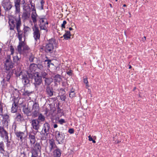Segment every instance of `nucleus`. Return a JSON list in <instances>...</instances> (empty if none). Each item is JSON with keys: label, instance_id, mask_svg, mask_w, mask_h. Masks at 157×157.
Here are the masks:
<instances>
[{"label": "nucleus", "instance_id": "nucleus-1", "mask_svg": "<svg viewBox=\"0 0 157 157\" xmlns=\"http://www.w3.org/2000/svg\"><path fill=\"white\" fill-rule=\"evenodd\" d=\"M57 44L54 39H50L48 43L46 44L45 47V51L47 52H52L53 50L54 47H56Z\"/></svg>", "mask_w": 157, "mask_h": 157}, {"label": "nucleus", "instance_id": "nucleus-2", "mask_svg": "<svg viewBox=\"0 0 157 157\" xmlns=\"http://www.w3.org/2000/svg\"><path fill=\"white\" fill-rule=\"evenodd\" d=\"M9 23L10 30H14L16 25V28L17 27L18 23H20L21 26V20L20 17L17 18L10 19Z\"/></svg>", "mask_w": 157, "mask_h": 157}, {"label": "nucleus", "instance_id": "nucleus-3", "mask_svg": "<svg viewBox=\"0 0 157 157\" xmlns=\"http://www.w3.org/2000/svg\"><path fill=\"white\" fill-rule=\"evenodd\" d=\"M28 75V72L25 71H21L19 74V78L22 80V82L24 85L28 84L29 82Z\"/></svg>", "mask_w": 157, "mask_h": 157}, {"label": "nucleus", "instance_id": "nucleus-4", "mask_svg": "<svg viewBox=\"0 0 157 157\" xmlns=\"http://www.w3.org/2000/svg\"><path fill=\"white\" fill-rule=\"evenodd\" d=\"M56 140L59 144H62L65 138L64 133L62 132H60L56 131L55 132Z\"/></svg>", "mask_w": 157, "mask_h": 157}, {"label": "nucleus", "instance_id": "nucleus-5", "mask_svg": "<svg viewBox=\"0 0 157 157\" xmlns=\"http://www.w3.org/2000/svg\"><path fill=\"white\" fill-rule=\"evenodd\" d=\"M31 150L32 153H37V151H40L41 147L39 143H36L30 145V147H28Z\"/></svg>", "mask_w": 157, "mask_h": 157}, {"label": "nucleus", "instance_id": "nucleus-6", "mask_svg": "<svg viewBox=\"0 0 157 157\" xmlns=\"http://www.w3.org/2000/svg\"><path fill=\"white\" fill-rule=\"evenodd\" d=\"M33 78L34 79V84L36 87L39 86L42 82V78L40 76L38 72L34 74Z\"/></svg>", "mask_w": 157, "mask_h": 157}, {"label": "nucleus", "instance_id": "nucleus-7", "mask_svg": "<svg viewBox=\"0 0 157 157\" xmlns=\"http://www.w3.org/2000/svg\"><path fill=\"white\" fill-rule=\"evenodd\" d=\"M33 30V36L36 40H39L40 38V34L38 27L36 25H34L32 27Z\"/></svg>", "mask_w": 157, "mask_h": 157}, {"label": "nucleus", "instance_id": "nucleus-8", "mask_svg": "<svg viewBox=\"0 0 157 157\" xmlns=\"http://www.w3.org/2000/svg\"><path fill=\"white\" fill-rule=\"evenodd\" d=\"M50 129L49 124L48 123H46L43 125V127L42 132L43 133L45 136L44 137H43V139L45 140L47 137L48 134L49 133V129Z\"/></svg>", "mask_w": 157, "mask_h": 157}, {"label": "nucleus", "instance_id": "nucleus-9", "mask_svg": "<svg viewBox=\"0 0 157 157\" xmlns=\"http://www.w3.org/2000/svg\"><path fill=\"white\" fill-rule=\"evenodd\" d=\"M0 136L3 138H4L5 140H6L7 142H9V137L8 133L4 129V128L1 126H0Z\"/></svg>", "mask_w": 157, "mask_h": 157}, {"label": "nucleus", "instance_id": "nucleus-10", "mask_svg": "<svg viewBox=\"0 0 157 157\" xmlns=\"http://www.w3.org/2000/svg\"><path fill=\"white\" fill-rule=\"evenodd\" d=\"M39 108L38 104L35 103L33 105L32 112L34 117H36L39 114Z\"/></svg>", "mask_w": 157, "mask_h": 157}, {"label": "nucleus", "instance_id": "nucleus-11", "mask_svg": "<svg viewBox=\"0 0 157 157\" xmlns=\"http://www.w3.org/2000/svg\"><path fill=\"white\" fill-rule=\"evenodd\" d=\"M17 27H16V29L17 31V37L18 38L19 41H21L22 40V38L24 37L23 33H24L23 31L21 30L20 27L21 24L20 23H18L17 24Z\"/></svg>", "mask_w": 157, "mask_h": 157}, {"label": "nucleus", "instance_id": "nucleus-12", "mask_svg": "<svg viewBox=\"0 0 157 157\" xmlns=\"http://www.w3.org/2000/svg\"><path fill=\"white\" fill-rule=\"evenodd\" d=\"M31 124L33 128L35 130H38L40 128L39 121L36 119H34L31 122Z\"/></svg>", "mask_w": 157, "mask_h": 157}, {"label": "nucleus", "instance_id": "nucleus-13", "mask_svg": "<svg viewBox=\"0 0 157 157\" xmlns=\"http://www.w3.org/2000/svg\"><path fill=\"white\" fill-rule=\"evenodd\" d=\"M14 6L15 8V13H19L20 11L21 0H14Z\"/></svg>", "mask_w": 157, "mask_h": 157}, {"label": "nucleus", "instance_id": "nucleus-14", "mask_svg": "<svg viewBox=\"0 0 157 157\" xmlns=\"http://www.w3.org/2000/svg\"><path fill=\"white\" fill-rule=\"evenodd\" d=\"M2 6L5 10H9L12 7L11 2L9 1H3L2 4Z\"/></svg>", "mask_w": 157, "mask_h": 157}, {"label": "nucleus", "instance_id": "nucleus-15", "mask_svg": "<svg viewBox=\"0 0 157 157\" xmlns=\"http://www.w3.org/2000/svg\"><path fill=\"white\" fill-rule=\"evenodd\" d=\"M25 44V40L24 41H19V44L17 46V50L18 52L20 54L23 53V50H22Z\"/></svg>", "mask_w": 157, "mask_h": 157}, {"label": "nucleus", "instance_id": "nucleus-16", "mask_svg": "<svg viewBox=\"0 0 157 157\" xmlns=\"http://www.w3.org/2000/svg\"><path fill=\"white\" fill-rule=\"evenodd\" d=\"M32 10L33 12L31 13V17L33 22L35 24L37 22V18L38 15L36 13V9L34 8H33Z\"/></svg>", "mask_w": 157, "mask_h": 157}, {"label": "nucleus", "instance_id": "nucleus-17", "mask_svg": "<svg viewBox=\"0 0 157 157\" xmlns=\"http://www.w3.org/2000/svg\"><path fill=\"white\" fill-rule=\"evenodd\" d=\"M35 136V134L34 132H32L29 133V139L30 140V145L35 143L36 139Z\"/></svg>", "mask_w": 157, "mask_h": 157}, {"label": "nucleus", "instance_id": "nucleus-18", "mask_svg": "<svg viewBox=\"0 0 157 157\" xmlns=\"http://www.w3.org/2000/svg\"><path fill=\"white\" fill-rule=\"evenodd\" d=\"M46 92L48 97H52L53 95V89L50 86H47L46 88Z\"/></svg>", "mask_w": 157, "mask_h": 157}, {"label": "nucleus", "instance_id": "nucleus-19", "mask_svg": "<svg viewBox=\"0 0 157 157\" xmlns=\"http://www.w3.org/2000/svg\"><path fill=\"white\" fill-rule=\"evenodd\" d=\"M6 69L7 70H9L10 69L13 67V64L12 62L9 59L6 60V63L5 64Z\"/></svg>", "mask_w": 157, "mask_h": 157}, {"label": "nucleus", "instance_id": "nucleus-20", "mask_svg": "<svg viewBox=\"0 0 157 157\" xmlns=\"http://www.w3.org/2000/svg\"><path fill=\"white\" fill-rule=\"evenodd\" d=\"M18 101L16 100H15L14 101L12 105L11 108V112L12 113H14L17 112L18 108Z\"/></svg>", "mask_w": 157, "mask_h": 157}, {"label": "nucleus", "instance_id": "nucleus-21", "mask_svg": "<svg viewBox=\"0 0 157 157\" xmlns=\"http://www.w3.org/2000/svg\"><path fill=\"white\" fill-rule=\"evenodd\" d=\"M23 9L24 12L22 16V18L24 20H27L30 17V13L26 10H24V8Z\"/></svg>", "mask_w": 157, "mask_h": 157}, {"label": "nucleus", "instance_id": "nucleus-22", "mask_svg": "<svg viewBox=\"0 0 157 157\" xmlns=\"http://www.w3.org/2000/svg\"><path fill=\"white\" fill-rule=\"evenodd\" d=\"M49 144L50 151V152H51L52 149L56 147V145L55 144V141L53 139H52L49 140Z\"/></svg>", "mask_w": 157, "mask_h": 157}, {"label": "nucleus", "instance_id": "nucleus-23", "mask_svg": "<svg viewBox=\"0 0 157 157\" xmlns=\"http://www.w3.org/2000/svg\"><path fill=\"white\" fill-rule=\"evenodd\" d=\"M0 116L3 117L4 123L7 124L10 121L9 115L7 114H3L2 113V115Z\"/></svg>", "mask_w": 157, "mask_h": 157}, {"label": "nucleus", "instance_id": "nucleus-24", "mask_svg": "<svg viewBox=\"0 0 157 157\" xmlns=\"http://www.w3.org/2000/svg\"><path fill=\"white\" fill-rule=\"evenodd\" d=\"M16 134L18 138H19L21 141H22V140L25 138V133L23 132H16Z\"/></svg>", "mask_w": 157, "mask_h": 157}, {"label": "nucleus", "instance_id": "nucleus-25", "mask_svg": "<svg viewBox=\"0 0 157 157\" xmlns=\"http://www.w3.org/2000/svg\"><path fill=\"white\" fill-rule=\"evenodd\" d=\"M53 81V79L51 78H45L44 80V84L47 86H49Z\"/></svg>", "mask_w": 157, "mask_h": 157}, {"label": "nucleus", "instance_id": "nucleus-26", "mask_svg": "<svg viewBox=\"0 0 157 157\" xmlns=\"http://www.w3.org/2000/svg\"><path fill=\"white\" fill-rule=\"evenodd\" d=\"M24 33L23 36L24 39L26 37V36L28 35V33L30 32L31 30L30 28L28 26H25L24 27L23 29Z\"/></svg>", "mask_w": 157, "mask_h": 157}, {"label": "nucleus", "instance_id": "nucleus-27", "mask_svg": "<svg viewBox=\"0 0 157 157\" xmlns=\"http://www.w3.org/2000/svg\"><path fill=\"white\" fill-rule=\"evenodd\" d=\"M61 155L60 150L57 148L53 151V156L54 157H60Z\"/></svg>", "mask_w": 157, "mask_h": 157}, {"label": "nucleus", "instance_id": "nucleus-28", "mask_svg": "<svg viewBox=\"0 0 157 157\" xmlns=\"http://www.w3.org/2000/svg\"><path fill=\"white\" fill-rule=\"evenodd\" d=\"M65 33L63 35V37L65 39L67 40L71 38V33L69 31H65Z\"/></svg>", "mask_w": 157, "mask_h": 157}, {"label": "nucleus", "instance_id": "nucleus-29", "mask_svg": "<svg viewBox=\"0 0 157 157\" xmlns=\"http://www.w3.org/2000/svg\"><path fill=\"white\" fill-rule=\"evenodd\" d=\"M37 67V65L35 64H31L29 67V69L30 71L33 72L35 71Z\"/></svg>", "mask_w": 157, "mask_h": 157}, {"label": "nucleus", "instance_id": "nucleus-30", "mask_svg": "<svg viewBox=\"0 0 157 157\" xmlns=\"http://www.w3.org/2000/svg\"><path fill=\"white\" fill-rule=\"evenodd\" d=\"M53 77V78L54 80L56 82H59L62 80L60 76L59 75H57Z\"/></svg>", "mask_w": 157, "mask_h": 157}, {"label": "nucleus", "instance_id": "nucleus-31", "mask_svg": "<svg viewBox=\"0 0 157 157\" xmlns=\"http://www.w3.org/2000/svg\"><path fill=\"white\" fill-rule=\"evenodd\" d=\"M48 24L47 23H43L42 24H40V28L41 29L46 30L47 29L46 25Z\"/></svg>", "mask_w": 157, "mask_h": 157}, {"label": "nucleus", "instance_id": "nucleus-32", "mask_svg": "<svg viewBox=\"0 0 157 157\" xmlns=\"http://www.w3.org/2000/svg\"><path fill=\"white\" fill-rule=\"evenodd\" d=\"M16 119L17 121H20L23 119V118L21 114L18 113L17 114Z\"/></svg>", "mask_w": 157, "mask_h": 157}, {"label": "nucleus", "instance_id": "nucleus-33", "mask_svg": "<svg viewBox=\"0 0 157 157\" xmlns=\"http://www.w3.org/2000/svg\"><path fill=\"white\" fill-rule=\"evenodd\" d=\"M38 120L40 121H43L45 120V117L41 114H40L38 116Z\"/></svg>", "mask_w": 157, "mask_h": 157}, {"label": "nucleus", "instance_id": "nucleus-34", "mask_svg": "<svg viewBox=\"0 0 157 157\" xmlns=\"http://www.w3.org/2000/svg\"><path fill=\"white\" fill-rule=\"evenodd\" d=\"M29 49V47L26 45V43L25 45V46H24L22 50H23V53H24L25 52H26L27 51H28Z\"/></svg>", "mask_w": 157, "mask_h": 157}, {"label": "nucleus", "instance_id": "nucleus-35", "mask_svg": "<svg viewBox=\"0 0 157 157\" xmlns=\"http://www.w3.org/2000/svg\"><path fill=\"white\" fill-rule=\"evenodd\" d=\"M3 104L0 101V115H2L3 113Z\"/></svg>", "mask_w": 157, "mask_h": 157}, {"label": "nucleus", "instance_id": "nucleus-36", "mask_svg": "<svg viewBox=\"0 0 157 157\" xmlns=\"http://www.w3.org/2000/svg\"><path fill=\"white\" fill-rule=\"evenodd\" d=\"M4 148V143L3 141H1L0 142V151H3Z\"/></svg>", "mask_w": 157, "mask_h": 157}, {"label": "nucleus", "instance_id": "nucleus-37", "mask_svg": "<svg viewBox=\"0 0 157 157\" xmlns=\"http://www.w3.org/2000/svg\"><path fill=\"white\" fill-rule=\"evenodd\" d=\"M23 111L24 113L27 115H29L30 113V112L28 108H23Z\"/></svg>", "mask_w": 157, "mask_h": 157}, {"label": "nucleus", "instance_id": "nucleus-38", "mask_svg": "<svg viewBox=\"0 0 157 157\" xmlns=\"http://www.w3.org/2000/svg\"><path fill=\"white\" fill-rule=\"evenodd\" d=\"M34 58H35V57H34V55L31 53L30 54V55H29V61L30 62H33V60H34Z\"/></svg>", "mask_w": 157, "mask_h": 157}, {"label": "nucleus", "instance_id": "nucleus-39", "mask_svg": "<svg viewBox=\"0 0 157 157\" xmlns=\"http://www.w3.org/2000/svg\"><path fill=\"white\" fill-rule=\"evenodd\" d=\"M13 60L15 62L18 63H19L18 61L19 60V58L17 56H16L13 57Z\"/></svg>", "mask_w": 157, "mask_h": 157}, {"label": "nucleus", "instance_id": "nucleus-40", "mask_svg": "<svg viewBox=\"0 0 157 157\" xmlns=\"http://www.w3.org/2000/svg\"><path fill=\"white\" fill-rule=\"evenodd\" d=\"M75 94L74 92V90L72 89L69 94V96L71 98H73V97H75Z\"/></svg>", "mask_w": 157, "mask_h": 157}, {"label": "nucleus", "instance_id": "nucleus-41", "mask_svg": "<svg viewBox=\"0 0 157 157\" xmlns=\"http://www.w3.org/2000/svg\"><path fill=\"white\" fill-rule=\"evenodd\" d=\"M40 24H42L43 23H47L48 24V22L47 21V20L45 19L41 18L40 20Z\"/></svg>", "mask_w": 157, "mask_h": 157}, {"label": "nucleus", "instance_id": "nucleus-42", "mask_svg": "<svg viewBox=\"0 0 157 157\" xmlns=\"http://www.w3.org/2000/svg\"><path fill=\"white\" fill-rule=\"evenodd\" d=\"M45 63H47L46 65L48 67H49L50 65V64H52V63H51V60L49 59L48 60H45Z\"/></svg>", "mask_w": 157, "mask_h": 157}, {"label": "nucleus", "instance_id": "nucleus-43", "mask_svg": "<svg viewBox=\"0 0 157 157\" xmlns=\"http://www.w3.org/2000/svg\"><path fill=\"white\" fill-rule=\"evenodd\" d=\"M32 93V92H30L28 91H25L24 93V94L25 96H29Z\"/></svg>", "mask_w": 157, "mask_h": 157}, {"label": "nucleus", "instance_id": "nucleus-44", "mask_svg": "<svg viewBox=\"0 0 157 157\" xmlns=\"http://www.w3.org/2000/svg\"><path fill=\"white\" fill-rule=\"evenodd\" d=\"M67 21H66L64 20L63 21V23L61 25V27L62 29L63 28L64 29L65 28V25L67 24Z\"/></svg>", "mask_w": 157, "mask_h": 157}, {"label": "nucleus", "instance_id": "nucleus-45", "mask_svg": "<svg viewBox=\"0 0 157 157\" xmlns=\"http://www.w3.org/2000/svg\"><path fill=\"white\" fill-rule=\"evenodd\" d=\"M41 75L43 78H45V77H46L47 74L45 72H44L42 71L41 73Z\"/></svg>", "mask_w": 157, "mask_h": 157}, {"label": "nucleus", "instance_id": "nucleus-46", "mask_svg": "<svg viewBox=\"0 0 157 157\" xmlns=\"http://www.w3.org/2000/svg\"><path fill=\"white\" fill-rule=\"evenodd\" d=\"M59 122L60 124H63V123H64L65 122L64 120L63 119H60L59 121Z\"/></svg>", "mask_w": 157, "mask_h": 157}, {"label": "nucleus", "instance_id": "nucleus-47", "mask_svg": "<svg viewBox=\"0 0 157 157\" xmlns=\"http://www.w3.org/2000/svg\"><path fill=\"white\" fill-rule=\"evenodd\" d=\"M61 100L63 101H64L66 98V97L63 95H62L60 96Z\"/></svg>", "mask_w": 157, "mask_h": 157}, {"label": "nucleus", "instance_id": "nucleus-48", "mask_svg": "<svg viewBox=\"0 0 157 157\" xmlns=\"http://www.w3.org/2000/svg\"><path fill=\"white\" fill-rule=\"evenodd\" d=\"M68 132L71 134L73 133L74 132V130L72 128L68 130Z\"/></svg>", "mask_w": 157, "mask_h": 157}, {"label": "nucleus", "instance_id": "nucleus-49", "mask_svg": "<svg viewBox=\"0 0 157 157\" xmlns=\"http://www.w3.org/2000/svg\"><path fill=\"white\" fill-rule=\"evenodd\" d=\"M37 153H32V155L31 157H37Z\"/></svg>", "mask_w": 157, "mask_h": 157}, {"label": "nucleus", "instance_id": "nucleus-50", "mask_svg": "<svg viewBox=\"0 0 157 157\" xmlns=\"http://www.w3.org/2000/svg\"><path fill=\"white\" fill-rule=\"evenodd\" d=\"M22 4L23 5V6L24 7L26 5L25 0H22L21 1Z\"/></svg>", "mask_w": 157, "mask_h": 157}, {"label": "nucleus", "instance_id": "nucleus-51", "mask_svg": "<svg viewBox=\"0 0 157 157\" xmlns=\"http://www.w3.org/2000/svg\"><path fill=\"white\" fill-rule=\"evenodd\" d=\"M10 78V76L9 74H8L6 76V80L7 81H9Z\"/></svg>", "mask_w": 157, "mask_h": 157}, {"label": "nucleus", "instance_id": "nucleus-52", "mask_svg": "<svg viewBox=\"0 0 157 157\" xmlns=\"http://www.w3.org/2000/svg\"><path fill=\"white\" fill-rule=\"evenodd\" d=\"M83 82L85 84L88 83V81L87 80V78H86L83 79Z\"/></svg>", "mask_w": 157, "mask_h": 157}, {"label": "nucleus", "instance_id": "nucleus-53", "mask_svg": "<svg viewBox=\"0 0 157 157\" xmlns=\"http://www.w3.org/2000/svg\"><path fill=\"white\" fill-rule=\"evenodd\" d=\"M72 71L71 70H69V71L67 72V74L69 75H71V74Z\"/></svg>", "mask_w": 157, "mask_h": 157}, {"label": "nucleus", "instance_id": "nucleus-54", "mask_svg": "<svg viewBox=\"0 0 157 157\" xmlns=\"http://www.w3.org/2000/svg\"><path fill=\"white\" fill-rule=\"evenodd\" d=\"M10 51L11 52V55H13L14 53V50L13 48H11Z\"/></svg>", "mask_w": 157, "mask_h": 157}, {"label": "nucleus", "instance_id": "nucleus-55", "mask_svg": "<svg viewBox=\"0 0 157 157\" xmlns=\"http://www.w3.org/2000/svg\"><path fill=\"white\" fill-rule=\"evenodd\" d=\"M89 140L90 141H92L93 140V139L92 138L91 136L90 135L89 136H88Z\"/></svg>", "mask_w": 157, "mask_h": 157}, {"label": "nucleus", "instance_id": "nucleus-56", "mask_svg": "<svg viewBox=\"0 0 157 157\" xmlns=\"http://www.w3.org/2000/svg\"><path fill=\"white\" fill-rule=\"evenodd\" d=\"M53 127L54 128H56L57 127L58 125L57 124H55L54 125Z\"/></svg>", "mask_w": 157, "mask_h": 157}, {"label": "nucleus", "instance_id": "nucleus-57", "mask_svg": "<svg viewBox=\"0 0 157 157\" xmlns=\"http://www.w3.org/2000/svg\"><path fill=\"white\" fill-rule=\"evenodd\" d=\"M40 3H41V5H42V9H43V6H42V5H43V3H44V2H43V1H41V2H40Z\"/></svg>", "mask_w": 157, "mask_h": 157}, {"label": "nucleus", "instance_id": "nucleus-58", "mask_svg": "<svg viewBox=\"0 0 157 157\" xmlns=\"http://www.w3.org/2000/svg\"><path fill=\"white\" fill-rule=\"evenodd\" d=\"M89 87V85L88 83L86 84V88H87Z\"/></svg>", "mask_w": 157, "mask_h": 157}, {"label": "nucleus", "instance_id": "nucleus-59", "mask_svg": "<svg viewBox=\"0 0 157 157\" xmlns=\"http://www.w3.org/2000/svg\"><path fill=\"white\" fill-rule=\"evenodd\" d=\"M2 16L1 6H0V17Z\"/></svg>", "mask_w": 157, "mask_h": 157}, {"label": "nucleus", "instance_id": "nucleus-60", "mask_svg": "<svg viewBox=\"0 0 157 157\" xmlns=\"http://www.w3.org/2000/svg\"><path fill=\"white\" fill-rule=\"evenodd\" d=\"M69 30L70 31L72 30L73 29L71 27L69 28Z\"/></svg>", "mask_w": 157, "mask_h": 157}, {"label": "nucleus", "instance_id": "nucleus-61", "mask_svg": "<svg viewBox=\"0 0 157 157\" xmlns=\"http://www.w3.org/2000/svg\"><path fill=\"white\" fill-rule=\"evenodd\" d=\"M92 141L94 143H96V141H95V140H93Z\"/></svg>", "mask_w": 157, "mask_h": 157}, {"label": "nucleus", "instance_id": "nucleus-62", "mask_svg": "<svg viewBox=\"0 0 157 157\" xmlns=\"http://www.w3.org/2000/svg\"><path fill=\"white\" fill-rule=\"evenodd\" d=\"M132 68V66L131 65H129V69H131Z\"/></svg>", "mask_w": 157, "mask_h": 157}, {"label": "nucleus", "instance_id": "nucleus-63", "mask_svg": "<svg viewBox=\"0 0 157 157\" xmlns=\"http://www.w3.org/2000/svg\"><path fill=\"white\" fill-rule=\"evenodd\" d=\"M31 6H33V8H35V7H34V6L33 5V4H32V5H31Z\"/></svg>", "mask_w": 157, "mask_h": 157}, {"label": "nucleus", "instance_id": "nucleus-64", "mask_svg": "<svg viewBox=\"0 0 157 157\" xmlns=\"http://www.w3.org/2000/svg\"><path fill=\"white\" fill-rule=\"evenodd\" d=\"M144 40H146V37L144 36Z\"/></svg>", "mask_w": 157, "mask_h": 157}]
</instances>
